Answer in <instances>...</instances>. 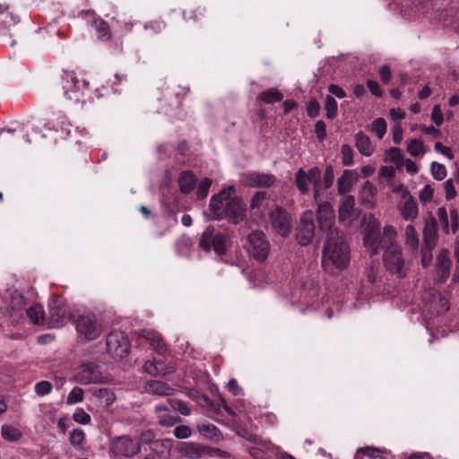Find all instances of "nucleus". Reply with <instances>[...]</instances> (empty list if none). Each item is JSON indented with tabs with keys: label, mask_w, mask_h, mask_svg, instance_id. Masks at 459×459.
Instances as JSON below:
<instances>
[{
	"label": "nucleus",
	"mask_w": 459,
	"mask_h": 459,
	"mask_svg": "<svg viewBox=\"0 0 459 459\" xmlns=\"http://www.w3.org/2000/svg\"><path fill=\"white\" fill-rule=\"evenodd\" d=\"M158 420L160 425L163 427H171L176 423L180 422L181 419L178 416L171 415L168 412L158 415Z\"/></svg>",
	"instance_id": "3c124183"
},
{
	"label": "nucleus",
	"mask_w": 459,
	"mask_h": 459,
	"mask_svg": "<svg viewBox=\"0 0 459 459\" xmlns=\"http://www.w3.org/2000/svg\"><path fill=\"white\" fill-rule=\"evenodd\" d=\"M146 393L159 396H170L174 394V388L167 383L160 380H149L144 385Z\"/></svg>",
	"instance_id": "bb28decb"
},
{
	"label": "nucleus",
	"mask_w": 459,
	"mask_h": 459,
	"mask_svg": "<svg viewBox=\"0 0 459 459\" xmlns=\"http://www.w3.org/2000/svg\"><path fill=\"white\" fill-rule=\"evenodd\" d=\"M205 457H219V458H228L230 457V454L224 450L220 448H214L209 446H206Z\"/></svg>",
	"instance_id": "052dcab7"
},
{
	"label": "nucleus",
	"mask_w": 459,
	"mask_h": 459,
	"mask_svg": "<svg viewBox=\"0 0 459 459\" xmlns=\"http://www.w3.org/2000/svg\"><path fill=\"white\" fill-rule=\"evenodd\" d=\"M377 232H380L379 221L372 214L365 216L363 222V238H367L368 241H371L370 239Z\"/></svg>",
	"instance_id": "c756f323"
},
{
	"label": "nucleus",
	"mask_w": 459,
	"mask_h": 459,
	"mask_svg": "<svg viewBox=\"0 0 459 459\" xmlns=\"http://www.w3.org/2000/svg\"><path fill=\"white\" fill-rule=\"evenodd\" d=\"M248 252L257 261H264L270 251V244L262 230H253L247 237Z\"/></svg>",
	"instance_id": "f8f14e48"
},
{
	"label": "nucleus",
	"mask_w": 459,
	"mask_h": 459,
	"mask_svg": "<svg viewBox=\"0 0 459 459\" xmlns=\"http://www.w3.org/2000/svg\"><path fill=\"white\" fill-rule=\"evenodd\" d=\"M435 247H429L425 248V246H421L420 252H421V264L424 268H427L432 261V250Z\"/></svg>",
	"instance_id": "e2e57ef3"
},
{
	"label": "nucleus",
	"mask_w": 459,
	"mask_h": 459,
	"mask_svg": "<svg viewBox=\"0 0 459 459\" xmlns=\"http://www.w3.org/2000/svg\"><path fill=\"white\" fill-rule=\"evenodd\" d=\"M143 28L150 30L152 34H159L166 28V23L160 20L151 21L146 22Z\"/></svg>",
	"instance_id": "603ef678"
},
{
	"label": "nucleus",
	"mask_w": 459,
	"mask_h": 459,
	"mask_svg": "<svg viewBox=\"0 0 459 459\" xmlns=\"http://www.w3.org/2000/svg\"><path fill=\"white\" fill-rule=\"evenodd\" d=\"M73 419L75 422L80 424L91 423V418L83 409H77L73 415Z\"/></svg>",
	"instance_id": "13d9d810"
},
{
	"label": "nucleus",
	"mask_w": 459,
	"mask_h": 459,
	"mask_svg": "<svg viewBox=\"0 0 459 459\" xmlns=\"http://www.w3.org/2000/svg\"><path fill=\"white\" fill-rule=\"evenodd\" d=\"M320 104L316 99H311L307 103V113L311 118H314L319 115Z\"/></svg>",
	"instance_id": "bf43d9fd"
},
{
	"label": "nucleus",
	"mask_w": 459,
	"mask_h": 459,
	"mask_svg": "<svg viewBox=\"0 0 459 459\" xmlns=\"http://www.w3.org/2000/svg\"><path fill=\"white\" fill-rule=\"evenodd\" d=\"M397 231L392 225H385L383 230L374 234L371 241H368L367 238H363V244L367 251L371 255H375L379 253L380 250L384 252L385 249L391 248L390 247L394 246L397 243Z\"/></svg>",
	"instance_id": "20e7f679"
},
{
	"label": "nucleus",
	"mask_w": 459,
	"mask_h": 459,
	"mask_svg": "<svg viewBox=\"0 0 459 459\" xmlns=\"http://www.w3.org/2000/svg\"><path fill=\"white\" fill-rule=\"evenodd\" d=\"M315 133L316 134L317 139L323 142L326 137V126L323 120L316 121L315 125Z\"/></svg>",
	"instance_id": "774afa93"
},
{
	"label": "nucleus",
	"mask_w": 459,
	"mask_h": 459,
	"mask_svg": "<svg viewBox=\"0 0 459 459\" xmlns=\"http://www.w3.org/2000/svg\"><path fill=\"white\" fill-rule=\"evenodd\" d=\"M355 199L352 195H344L340 202L338 215L340 221L350 224L354 217Z\"/></svg>",
	"instance_id": "5701e85b"
},
{
	"label": "nucleus",
	"mask_w": 459,
	"mask_h": 459,
	"mask_svg": "<svg viewBox=\"0 0 459 459\" xmlns=\"http://www.w3.org/2000/svg\"><path fill=\"white\" fill-rule=\"evenodd\" d=\"M377 187L370 181H366L359 194L361 204L366 208L372 209L377 202Z\"/></svg>",
	"instance_id": "a878e982"
},
{
	"label": "nucleus",
	"mask_w": 459,
	"mask_h": 459,
	"mask_svg": "<svg viewBox=\"0 0 459 459\" xmlns=\"http://www.w3.org/2000/svg\"><path fill=\"white\" fill-rule=\"evenodd\" d=\"M434 189L429 185L424 186L422 190L420 192L419 198L423 204L428 203L433 197Z\"/></svg>",
	"instance_id": "338daca9"
},
{
	"label": "nucleus",
	"mask_w": 459,
	"mask_h": 459,
	"mask_svg": "<svg viewBox=\"0 0 459 459\" xmlns=\"http://www.w3.org/2000/svg\"><path fill=\"white\" fill-rule=\"evenodd\" d=\"M271 228L282 238L290 236L292 229V217L280 205L274 206L268 213Z\"/></svg>",
	"instance_id": "0eeeda50"
},
{
	"label": "nucleus",
	"mask_w": 459,
	"mask_h": 459,
	"mask_svg": "<svg viewBox=\"0 0 459 459\" xmlns=\"http://www.w3.org/2000/svg\"><path fill=\"white\" fill-rule=\"evenodd\" d=\"M1 432L3 438L10 442L18 441L22 437V432L12 425H3Z\"/></svg>",
	"instance_id": "e433bc0d"
},
{
	"label": "nucleus",
	"mask_w": 459,
	"mask_h": 459,
	"mask_svg": "<svg viewBox=\"0 0 459 459\" xmlns=\"http://www.w3.org/2000/svg\"><path fill=\"white\" fill-rule=\"evenodd\" d=\"M431 120L437 126H440L444 121V116L439 105H435L431 111Z\"/></svg>",
	"instance_id": "69168bd1"
},
{
	"label": "nucleus",
	"mask_w": 459,
	"mask_h": 459,
	"mask_svg": "<svg viewBox=\"0 0 459 459\" xmlns=\"http://www.w3.org/2000/svg\"><path fill=\"white\" fill-rule=\"evenodd\" d=\"M196 178L192 170L182 171L178 178L179 190L183 194H189L195 188Z\"/></svg>",
	"instance_id": "c85d7f7f"
},
{
	"label": "nucleus",
	"mask_w": 459,
	"mask_h": 459,
	"mask_svg": "<svg viewBox=\"0 0 459 459\" xmlns=\"http://www.w3.org/2000/svg\"><path fill=\"white\" fill-rule=\"evenodd\" d=\"M358 181V173L353 169H344L337 179V192L344 195L351 190L352 186Z\"/></svg>",
	"instance_id": "393cba45"
},
{
	"label": "nucleus",
	"mask_w": 459,
	"mask_h": 459,
	"mask_svg": "<svg viewBox=\"0 0 459 459\" xmlns=\"http://www.w3.org/2000/svg\"><path fill=\"white\" fill-rule=\"evenodd\" d=\"M437 228L438 223L435 216L429 214L428 217L424 218L421 246H425V248L436 247L437 245Z\"/></svg>",
	"instance_id": "6ab92c4d"
},
{
	"label": "nucleus",
	"mask_w": 459,
	"mask_h": 459,
	"mask_svg": "<svg viewBox=\"0 0 459 459\" xmlns=\"http://www.w3.org/2000/svg\"><path fill=\"white\" fill-rule=\"evenodd\" d=\"M162 97L160 101L168 103L171 109H177L181 107L183 100L189 92L188 87H182L177 84L167 85L166 82L160 87Z\"/></svg>",
	"instance_id": "2eb2a0df"
},
{
	"label": "nucleus",
	"mask_w": 459,
	"mask_h": 459,
	"mask_svg": "<svg viewBox=\"0 0 459 459\" xmlns=\"http://www.w3.org/2000/svg\"><path fill=\"white\" fill-rule=\"evenodd\" d=\"M20 19L11 13L7 8L0 4V35H9L10 39L13 36L20 37L22 34Z\"/></svg>",
	"instance_id": "f3484780"
},
{
	"label": "nucleus",
	"mask_w": 459,
	"mask_h": 459,
	"mask_svg": "<svg viewBox=\"0 0 459 459\" xmlns=\"http://www.w3.org/2000/svg\"><path fill=\"white\" fill-rule=\"evenodd\" d=\"M402 152L399 148L392 147L385 152V161L399 162L402 160Z\"/></svg>",
	"instance_id": "680f3d73"
},
{
	"label": "nucleus",
	"mask_w": 459,
	"mask_h": 459,
	"mask_svg": "<svg viewBox=\"0 0 459 459\" xmlns=\"http://www.w3.org/2000/svg\"><path fill=\"white\" fill-rule=\"evenodd\" d=\"M205 8L197 7L195 9H192L189 11H184L183 16L186 21H192L194 22H199L203 17H204Z\"/></svg>",
	"instance_id": "37998d69"
},
{
	"label": "nucleus",
	"mask_w": 459,
	"mask_h": 459,
	"mask_svg": "<svg viewBox=\"0 0 459 459\" xmlns=\"http://www.w3.org/2000/svg\"><path fill=\"white\" fill-rule=\"evenodd\" d=\"M378 272H379L378 264L371 263L366 268V276H367L368 281L370 283H376L377 281Z\"/></svg>",
	"instance_id": "6e6d98bb"
},
{
	"label": "nucleus",
	"mask_w": 459,
	"mask_h": 459,
	"mask_svg": "<svg viewBox=\"0 0 459 459\" xmlns=\"http://www.w3.org/2000/svg\"><path fill=\"white\" fill-rule=\"evenodd\" d=\"M107 351L116 359H122L129 354L130 342L121 331H113L106 340Z\"/></svg>",
	"instance_id": "9d476101"
},
{
	"label": "nucleus",
	"mask_w": 459,
	"mask_h": 459,
	"mask_svg": "<svg viewBox=\"0 0 459 459\" xmlns=\"http://www.w3.org/2000/svg\"><path fill=\"white\" fill-rule=\"evenodd\" d=\"M181 455L188 459L205 457L206 446L195 442H184L178 447Z\"/></svg>",
	"instance_id": "b1692460"
},
{
	"label": "nucleus",
	"mask_w": 459,
	"mask_h": 459,
	"mask_svg": "<svg viewBox=\"0 0 459 459\" xmlns=\"http://www.w3.org/2000/svg\"><path fill=\"white\" fill-rule=\"evenodd\" d=\"M342 162L344 166H351L353 163V151L349 144H342L341 148Z\"/></svg>",
	"instance_id": "864d4df0"
},
{
	"label": "nucleus",
	"mask_w": 459,
	"mask_h": 459,
	"mask_svg": "<svg viewBox=\"0 0 459 459\" xmlns=\"http://www.w3.org/2000/svg\"><path fill=\"white\" fill-rule=\"evenodd\" d=\"M98 403L105 408L109 407L116 401L115 393L108 388H100L94 392Z\"/></svg>",
	"instance_id": "473e14b6"
},
{
	"label": "nucleus",
	"mask_w": 459,
	"mask_h": 459,
	"mask_svg": "<svg viewBox=\"0 0 459 459\" xmlns=\"http://www.w3.org/2000/svg\"><path fill=\"white\" fill-rule=\"evenodd\" d=\"M27 316L34 325H43L45 322V312L42 306L35 304L27 309Z\"/></svg>",
	"instance_id": "c9c22d12"
},
{
	"label": "nucleus",
	"mask_w": 459,
	"mask_h": 459,
	"mask_svg": "<svg viewBox=\"0 0 459 459\" xmlns=\"http://www.w3.org/2000/svg\"><path fill=\"white\" fill-rule=\"evenodd\" d=\"M144 370L151 376H164L166 372L161 362L156 360H148L144 363Z\"/></svg>",
	"instance_id": "4c0bfd02"
},
{
	"label": "nucleus",
	"mask_w": 459,
	"mask_h": 459,
	"mask_svg": "<svg viewBox=\"0 0 459 459\" xmlns=\"http://www.w3.org/2000/svg\"><path fill=\"white\" fill-rule=\"evenodd\" d=\"M407 152L413 157L424 153V144L421 141L413 139L411 140L407 146Z\"/></svg>",
	"instance_id": "09e8293b"
},
{
	"label": "nucleus",
	"mask_w": 459,
	"mask_h": 459,
	"mask_svg": "<svg viewBox=\"0 0 459 459\" xmlns=\"http://www.w3.org/2000/svg\"><path fill=\"white\" fill-rule=\"evenodd\" d=\"M197 430L200 435L209 440L221 442L224 439L222 432L212 423H200L197 425Z\"/></svg>",
	"instance_id": "cd10ccee"
},
{
	"label": "nucleus",
	"mask_w": 459,
	"mask_h": 459,
	"mask_svg": "<svg viewBox=\"0 0 459 459\" xmlns=\"http://www.w3.org/2000/svg\"><path fill=\"white\" fill-rule=\"evenodd\" d=\"M52 384L49 381L42 380L35 385V392L39 396H44L51 393Z\"/></svg>",
	"instance_id": "5fc2aeb1"
},
{
	"label": "nucleus",
	"mask_w": 459,
	"mask_h": 459,
	"mask_svg": "<svg viewBox=\"0 0 459 459\" xmlns=\"http://www.w3.org/2000/svg\"><path fill=\"white\" fill-rule=\"evenodd\" d=\"M226 241L227 237L223 233L216 231L214 227L210 225L202 233L198 245L205 252L213 249L217 255H222L227 252Z\"/></svg>",
	"instance_id": "423d86ee"
},
{
	"label": "nucleus",
	"mask_w": 459,
	"mask_h": 459,
	"mask_svg": "<svg viewBox=\"0 0 459 459\" xmlns=\"http://www.w3.org/2000/svg\"><path fill=\"white\" fill-rule=\"evenodd\" d=\"M266 199V193L264 191H257L251 197L249 208L251 211L258 210L263 205Z\"/></svg>",
	"instance_id": "8fccbe9b"
},
{
	"label": "nucleus",
	"mask_w": 459,
	"mask_h": 459,
	"mask_svg": "<svg viewBox=\"0 0 459 459\" xmlns=\"http://www.w3.org/2000/svg\"><path fill=\"white\" fill-rule=\"evenodd\" d=\"M316 237L315 215L312 211L301 214L295 228V238L300 246H307Z\"/></svg>",
	"instance_id": "6e6552de"
},
{
	"label": "nucleus",
	"mask_w": 459,
	"mask_h": 459,
	"mask_svg": "<svg viewBox=\"0 0 459 459\" xmlns=\"http://www.w3.org/2000/svg\"><path fill=\"white\" fill-rule=\"evenodd\" d=\"M245 178L247 185L251 187H270L276 182V177L269 173L251 171Z\"/></svg>",
	"instance_id": "412c9836"
},
{
	"label": "nucleus",
	"mask_w": 459,
	"mask_h": 459,
	"mask_svg": "<svg viewBox=\"0 0 459 459\" xmlns=\"http://www.w3.org/2000/svg\"><path fill=\"white\" fill-rule=\"evenodd\" d=\"M316 217L319 231L326 235L332 231H340L335 226V213L328 202H320L316 210Z\"/></svg>",
	"instance_id": "ddd939ff"
},
{
	"label": "nucleus",
	"mask_w": 459,
	"mask_h": 459,
	"mask_svg": "<svg viewBox=\"0 0 459 459\" xmlns=\"http://www.w3.org/2000/svg\"><path fill=\"white\" fill-rule=\"evenodd\" d=\"M70 316V310L63 299H54L49 304L48 324L53 328H59Z\"/></svg>",
	"instance_id": "a211bd4d"
},
{
	"label": "nucleus",
	"mask_w": 459,
	"mask_h": 459,
	"mask_svg": "<svg viewBox=\"0 0 459 459\" xmlns=\"http://www.w3.org/2000/svg\"><path fill=\"white\" fill-rule=\"evenodd\" d=\"M172 440L169 438L157 439L152 442V449L157 455L168 458L170 456Z\"/></svg>",
	"instance_id": "72a5a7b5"
},
{
	"label": "nucleus",
	"mask_w": 459,
	"mask_h": 459,
	"mask_svg": "<svg viewBox=\"0 0 459 459\" xmlns=\"http://www.w3.org/2000/svg\"><path fill=\"white\" fill-rule=\"evenodd\" d=\"M102 378L100 368L94 362L82 364L74 376V380L80 385L100 383Z\"/></svg>",
	"instance_id": "dca6fc26"
},
{
	"label": "nucleus",
	"mask_w": 459,
	"mask_h": 459,
	"mask_svg": "<svg viewBox=\"0 0 459 459\" xmlns=\"http://www.w3.org/2000/svg\"><path fill=\"white\" fill-rule=\"evenodd\" d=\"M350 262V248L341 231L327 234L323 249V263H331L338 269L345 268Z\"/></svg>",
	"instance_id": "f03ea898"
},
{
	"label": "nucleus",
	"mask_w": 459,
	"mask_h": 459,
	"mask_svg": "<svg viewBox=\"0 0 459 459\" xmlns=\"http://www.w3.org/2000/svg\"><path fill=\"white\" fill-rule=\"evenodd\" d=\"M432 177L438 181L443 180L446 177V169L445 165L433 161L430 165Z\"/></svg>",
	"instance_id": "49530a36"
},
{
	"label": "nucleus",
	"mask_w": 459,
	"mask_h": 459,
	"mask_svg": "<svg viewBox=\"0 0 459 459\" xmlns=\"http://www.w3.org/2000/svg\"><path fill=\"white\" fill-rule=\"evenodd\" d=\"M450 254L447 249H441L437 256L435 264L436 273L440 282H445L450 274Z\"/></svg>",
	"instance_id": "4be33fe9"
},
{
	"label": "nucleus",
	"mask_w": 459,
	"mask_h": 459,
	"mask_svg": "<svg viewBox=\"0 0 459 459\" xmlns=\"http://www.w3.org/2000/svg\"><path fill=\"white\" fill-rule=\"evenodd\" d=\"M325 108L326 110V117L333 119L338 113L337 101L332 95H327L325 98Z\"/></svg>",
	"instance_id": "ea45409f"
},
{
	"label": "nucleus",
	"mask_w": 459,
	"mask_h": 459,
	"mask_svg": "<svg viewBox=\"0 0 459 459\" xmlns=\"http://www.w3.org/2000/svg\"><path fill=\"white\" fill-rule=\"evenodd\" d=\"M419 234L412 224H408L404 229V245L411 251H417L419 247Z\"/></svg>",
	"instance_id": "2f4dec72"
},
{
	"label": "nucleus",
	"mask_w": 459,
	"mask_h": 459,
	"mask_svg": "<svg viewBox=\"0 0 459 459\" xmlns=\"http://www.w3.org/2000/svg\"><path fill=\"white\" fill-rule=\"evenodd\" d=\"M85 438L83 430L76 429L70 433L69 440L71 445L76 449L82 448V443Z\"/></svg>",
	"instance_id": "79ce46f5"
},
{
	"label": "nucleus",
	"mask_w": 459,
	"mask_h": 459,
	"mask_svg": "<svg viewBox=\"0 0 459 459\" xmlns=\"http://www.w3.org/2000/svg\"><path fill=\"white\" fill-rule=\"evenodd\" d=\"M258 99L266 104H273L281 101L283 94L275 88H270L262 91L259 94Z\"/></svg>",
	"instance_id": "f704fd0d"
},
{
	"label": "nucleus",
	"mask_w": 459,
	"mask_h": 459,
	"mask_svg": "<svg viewBox=\"0 0 459 459\" xmlns=\"http://www.w3.org/2000/svg\"><path fill=\"white\" fill-rule=\"evenodd\" d=\"M140 451V442L129 435L114 437L109 440L108 455L112 459L131 458L139 454Z\"/></svg>",
	"instance_id": "7ed1b4c3"
},
{
	"label": "nucleus",
	"mask_w": 459,
	"mask_h": 459,
	"mask_svg": "<svg viewBox=\"0 0 459 459\" xmlns=\"http://www.w3.org/2000/svg\"><path fill=\"white\" fill-rule=\"evenodd\" d=\"M83 400V390L79 387H74L67 395L66 403L68 405L75 404L82 402Z\"/></svg>",
	"instance_id": "de8ad7c7"
},
{
	"label": "nucleus",
	"mask_w": 459,
	"mask_h": 459,
	"mask_svg": "<svg viewBox=\"0 0 459 459\" xmlns=\"http://www.w3.org/2000/svg\"><path fill=\"white\" fill-rule=\"evenodd\" d=\"M212 184V180L209 178H204L199 182L196 190V196L198 200L206 198Z\"/></svg>",
	"instance_id": "a19ab883"
},
{
	"label": "nucleus",
	"mask_w": 459,
	"mask_h": 459,
	"mask_svg": "<svg viewBox=\"0 0 459 459\" xmlns=\"http://www.w3.org/2000/svg\"><path fill=\"white\" fill-rule=\"evenodd\" d=\"M321 176L322 172L318 167H312L307 171L299 168L295 174V186L301 195H306L309 192L308 184L314 186L320 183Z\"/></svg>",
	"instance_id": "4468645a"
},
{
	"label": "nucleus",
	"mask_w": 459,
	"mask_h": 459,
	"mask_svg": "<svg viewBox=\"0 0 459 459\" xmlns=\"http://www.w3.org/2000/svg\"><path fill=\"white\" fill-rule=\"evenodd\" d=\"M383 253V263L385 270L398 279H403L408 273V266L403 255L402 247L396 243Z\"/></svg>",
	"instance_id": "39448f33"
},
{
	"label": "nucleus",
	"mask_w": 459,
	"mask_h": 459,
	"mask_svg": "<svg viewBox=\"0 0 459 459\" xmlns=\"http://www.w3.org/2000/svg\"><path fill=\"white\" fill-rule=\"evenodd\" d=\"M334 181V172H333V167L331 164H328L325 167V173H324V187L325 189L330 188Z\"/></svg>",
	"instance_id": "4d7b16f0"
},
{
	"label": "nucleus",
	"mask_w": 459,
	"mask_h": 459,
	"mask_svg": "<svg viewBox=\"0 0 459 459\" xmlns=\"http://www.w3.org/2000/svg\"><path fill=\"white\" fill-rule=\"evenodd\" d=\"M94 26L100 39L108 40L110 39V30L107 22L103 20H96L94 21Z\"/></svg>",
	"instance_id": "58836bf2"
},
{
	"label": "nucleus",
	"mask_w": 459,
	"mask_h": 459,
	"mask_svg": "<svg viewBox=\"0 0 459 459\" xmlns=\"http://www.w3.org/2000/svg\"><path fill=\"white\" fill-rule=\"evenodd\" d=\"M386 122L384 118H377L370 126L371 131L376 133L379 139H382L386 133Z\"/></svg>",
	"instance_id": "c03bdc74"
},
{
	"label": "nucleus",
	"mask_w": 459,
	"mask_h": 459,
	"mask_svg": "<svg viewBox=\"0 0 459 459\" xmlns=\"http://www.w3.org/2000/svg\"><path fill=\"white\" fill-rule=\"evenodd\" d=\"M235 187L230 186L211 197L209 209L211 220L226 219L230 223L237 225L246 218V204L234 195Z\"/></svg>",
	"instance_id": "f257e3e1"
},
{
	"label": "nucleus",
	"mask_w": 459,
	"mask_h": 459,
	"mask_svg": "<svg viewBox=\"0 0 459 459\" xmlns=\"http://www.w3.org/2000/svg\"><path fill=\"white\" fill-rule=\"evenodd\" d=\"M356 147L358 151L364 156H370L374 152V147L368 135L362 132H359L355 135Z\"/></svg>",
	"instance_id": "7c9ffc66"
},
{
	"label": "nucleus",
	"mask_w": 459,
	"mask_h": 459,
	"mask_svg": "<svg viewBox=\"0 0 459 459\" xmlns=\"http://www.w3.org/2000/svg\"><path fill=\"white\" fill-rule=\"evenodd\" d=\"M169 403L171 408L184 416H188L191 413L187 403L178 399H169Z\"/></svg>",
	"instance_id": "a18cd8bd"
},
{
	"label": "nucleus",
	"mask_w": 459,
	"mask_h": 459,
	"mask_svg": "<svg viewBox=\"0 0 459 459\" xmlns=\"http://www.w3.org/2000/svg\"><path fill=\"white\" fill-rule=\"evenodd\" d=\"M61 84L64 95L71 100L80 101L84 96V91L88 89L89 82L82 80V84L74 72L64 71L61 76Z\"/></svg>",
	"instance_id": "1a4fd4ad"
},
{
	"label": "nucleus",
	"mask_w": 459,
	"mask_h": 459,
	"mask_svg": "<svg viewBox=\"0 0 459 459\" xmlns=\"http://www.w3.org/2000/svg\"><path fill=\"white\" fill-rule=\"evenodd\" d=\"M173 433L177 438L184 439L188 438L191 436L192 431L189 427L180 425L174 429Z\"/></svg>",
	"instance_id": "0e129e2a"
},
{
	"label": "nucleus",
	"mask_w": 459,
	"mask_h": 459,
	"mask_svg": "<svg viewBox=\"0 0 459 459\" xmlns=\"http://www.w3.org/2000/svg\"><path fill=\"white\" fill-rule=\"evenodd\" d=\"M403 201L397 204V208L405 221H413L419 215V207L414 197L405 189L402 193Z\"/></svg>",
	"instance_id": "aec40b11"
},
{
	"label": "nucleus",
	"mask_w": 459,
	"mask_h": 459,
	"mask_svg": "<svg viewBox=\"0 0 459 459\" xmlns=\"http://www.w3.org/2000/svg\"><path fill=\"white\" fill-rule=\"evenodd\" d=\"M78 333L88 341H93L101 334V325L92 313L79 316L75 321Z\"/></svg>",
	"instance_id": "9b49d317"
}]
</instances>
